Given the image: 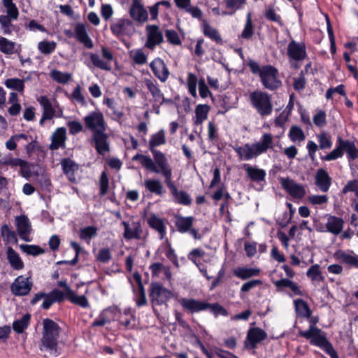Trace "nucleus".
I'll use <instances>...</instances> for the list:
<instances>
[{"label": "nucleus", "instance_id": "1", "mask_svg": "<svg viewBox=\"0 0 358 358\" xmlns=\"http://www.w3.org/2000/svg\"><path fill=\"white\" fill-rule=\"evenodd\" d=\"M309 319L308 329L299 331V336L309 341L311 345L317 346L325 352L331 358H339L332 343L327 337L325 331L318 328L316 324L319 322L318 316H311Z\"/></svg>", "mask_w": 358, "mask_h": 358}, {"label": "nucleus", "instance_id": "2", "mask_svg": "<svg viewBox=\"0 0 358 358\" xmlns=\"http://www.w3.org/2000/svg\"><path fill=\"white\" fill-rule=\"evenodd\" d=\"M247 66L253 75L259 76L264 88L274 91L281 85L282 83L278 79V70L274 66L266 64L260 66L257 62L249 59Z\"/></svg>", "mask_w": 358, "mask_h": 358}, {"label": "nucleus", "instance_id": "3", "mask_svg": "<svg viewBox=\"0 0 358 358\" xmlns=\"http://www.w3.org/2000/svg\"><path fill=\"white\" fill-rule=\"evenodd\" d=\"M273 136L271 134L265 133L261 137V141L255 143H245L243 146L234 148L239 158L244 160H250L260 155L265 153L272 148Z\"/></svg>", "mask_w": 358, "mask_h": 358}, {"label": "nucleus", "instance_id": "4", "mask_svg": "<svg viewBox=\"0 0 358 358\" xmlns=\"http://www.w3.org/2000/svg\"><path fill=\"white\" fill-rule=\"evenodd\" d=\"M184 310L193 314L210 310V312L215 317L219 315L227 317L229 312L219 303H210L205 301H199L195 299L181 298L178 301Z\"/></svg>", "mask_w": 358, "mask_h": 358}, {"label": "nucleus", "instance_id": "5", "mask_svg": "<svg viewBox=\"0 0 358 358\" xmlns=\"http://www.w3.org/2000/svg\"><path fill=\"white\" fill-rule=\"evenodd\" d=\"M60 328L57 323L50 319L43 321V336L40 350L50 353L57 352Z\"/></svg>", "mask_w": 358, "mask_h": 358}, {"label": "nucleus", "instance_id": "6", "mask_svg": "<svg viewBox=\"0 0 358 358\" xmlns=\"http://www.w3.org/2000/svg\"><path fill=\"white\" fill-rule=\"evenodd\" d=\"M148 295L153 308V311L157 315H159V313L155 307L163 305L168 306V302L173 297L172 291L157 282H152L150 285Z\"/></svg>", "mask_w": 358, "mask_h": 358}, {"label": "nucleus", "instance_id": "7", "mask_svg": "<svg viewBox=\"0 0 358 358\" xmlns=\"http://www.w3.org/2000/svg\"><path fill=\"white\" fill-rule=\"evenodd\" d=\"M250 101L252 106L262 117L270 115L273 111L271 96L261 90H255L250 94Z\"/></svg>", "mask_w": 358, "mask_h": 358}, {"label": "nucleus", "instance_id": "8", "mask_svg": "<svg viewBox=\"0 0 358 358\" xmlns=\"http://www.w3.org/2000/svg\"><path fill=\"white\" fill-rule=\"evenodd\" d=\"M43 299L42 307L44 309H48L53 303L61 302L64 300V293L57 289H53L48 294L38 293L31 300V303L35 304L40 300Z\"/></svg>", "mask_w": 358, "mask_h": 358}, {"label": "nucleus", "instance_id": "9", "mask_svg": "<svg viewBox=\"0 0 358 358\" xmlns=\"http://www.w3.org/2000/svg\"><path fill=\"white\" fill-rule=\"evenodd\" d=\"M267 338L266 332L259 327L250 328L247 333L244 347L248 350H254L257 345Z\"/></svg>", "mask_w": 358, "mask_h": 358}, {"label": "nucleus", "instance_id": "10", "mask_svg": "<svg viewBox=\"0 0 358 358\" xmlns=\"http://www.w3.org/2000/svg\"><path fill=\"white\" fill-rule=\"evenodd\" d=\"M282 187L293 198L301 199L306 195L303 185L296 183L289 178H280Z\"/></svg>", "mask_w": 358, "mask_h": 358}, {"label": "nucleus", "instance_id": "11", "mask_svg": "<svg viewBox=\"0 0 358 358\" xmlns=\"http://www.w3.org/2000/svg\"><path fill=\"white\" fill-rule=\"evenodd\" d=\"M102 57L106 60L103 61L99 58V56L95 53H90V60L95 67L101 70L110 71L111 65L110 62L114 59L113 52L106 47L102 46L101 49Z\"/></svg>", "mask_w": 358, "mask_h": 358}, {"label": "nucleus", "instance_id": "12", "mask_svg": "<svg viewBox=\"0 0 358 358\" xmlns=\"http://www.w3.org/2000/svg\"><path fill=\"white\" fill-rule=\"evenodd\" d=\"M85 127L94 132L95 131L106 130V124L103 115L100 111H93L84 117Z\"/></svg>", "mask_w": 358, "mask_h": 358}, {"label": "nucleus", "instance_id": "13", "mask_svg": "<svg viewBox=\"0 0 358 358\" xmlns=\"http://www.w3.org/2000/svg\"><path fill=\"white\" fill-rule=\"evenodd\" d=\"M150 152L154 157V163L158 166L157 167L159 170V173H161L164 177V182L172 179V169L165 155L159 150H152Z\"/></svg>", "mask_w": 358, "mask_h": 358}, {"label": "nucleus", "instance_id": "14", "mask_svg": "<svg viewBox=\"0 0 358 358\" xmlns=\"http://www.w3.org/2000/svg\"><path fill=\"white\" fill-rule=\"evenodd\" d=\"M106 130L95 131L93 132L92 141L96 152L104 156L110 151V144L108 141V136Z\"/></svg>", "mask_w": 358, "mask_h": 358}, {"label": "nucleus", "instance_id": "15", "mask_svg": "<svg viewBox=\"0 0 358 358\" xmlns=\"http://www.w3.org/2000/svg\"><path fill=\"white\" fill-rule=\"evenodd\" d=\"M147 33V41L145 46L150 50H153L157 45L162 43L164 41L162 32L159 27L155 24H148L145 27Z\"/></svg>", "mask_w": 358, "mask_h": 358}, {"label": "nucleus", "instance_id": "16", "mask_svg": "<svg viewBox=\"0 0 358 358\" xmlns=\"http://www.w3.org/2000/svg\"><path fill=\"white\" fill-rule=\"evenodd\" d=\"M287 53L289 59L300 62L307 57L306 47L304 42H296L292 40L287 48Z\"/></svg>", "mask_w": 358, "mask_h": 358}, {"label": "nucleus", "instance_id": "17", "mask_svg": "<svg viewBox=\"0 0 358 358\" xmlns=\"http://www.w3.org/2000/svg\"><path fill=\"white\" fill-rule=\"evenodd\" d=\"M110 30L117 37L130 35L134 31L133 22L129 19L121 18L110 24Z\"/></svg>", "mask_w": 358, "mask_h": 358}, {"label": "nucleus", "instance_id": "18", "mask_svg": "<svg viewBox=\"0 0 358 358\" xmlns=\"http://www.w3.org/2000/svg\"><path fill=\"white\" fill-rule=\"evenodd\" d=\"M129 13L133 20L143 24L148 20V13L141 0H132Z\"/></svg>", "mask_w": 358, "mask_h": 358}, {"label": "nucleus", "instance_id": "19", "mask_svg": "<svg viewBox=\"0 0 358 358\" xmlns=\"http://www.w3.org/2000/svg\"><path fill=\"white\" fill-rule=\"evenodd\" d=\"M15 225L20 237L24 241H31L29 235L31 231V226L28 217L24 215L15 217Z\"/></svg>", "mask_w": 358, "mask_h": 358}, {"label": "nucleus", "instance_id": "20", "mask_svg": "<svg viewBox=\"0 0 358 358\" xmlns=\"http://www.w3.org/2000/svg\"><path fill=\"white\" fill-rule=\"evenodd\" d=\"M165 184L169 188L176 203L187 206L192 204V199L190 196L185 191H178L177 187L172 181V179L169 181H165Z\"/></svg>", "mask_w": 358, "mask_h": 358}, {"label": "nucleus", "instance_id": "21", "mask_svg": "<svg viewBox=\"0 0 358 358\" xmlns=\"http://www.w3.org/2000/svg\"><path fill=\"white\" fill-rule=\"evenodd\" d=\"M150 67L154 75L162 83L166 82L169 76L170 72L164 63V60L160 57L155 58L150 64Z\"/></svg>", "mask_w": 358, "mask_h": 358}, {"label": "nucleus", "instance_id": "22", "mask_svg": "<svg viewBox=\"0 0 358 358\" xmlns=\"http://www.w3.org/2000/svg\"><path fill=\"white\" fill-rule=\"evenodd\" d=\"M32 282L29 278L23 275L18 276L10 286L11 291L16 296H24L29 293L31 289Z\"/></svg>", "mask_w": 358, "mask_h": 358}, {"label": "nucleus", "instance_id": "23", "mask_svg": "<svg viewBox=\"0 0 358 358\" xmlns=\"http://www.w3.org/2000/svg\"><path fill=\"white\" fill-rule=\"evenodd\" d=\"M122 224L124 226V234L123 237L127 240H139L141 238V234L143 233V229L141 227V222H132L131 224H129L127 222L122 221Z\"/></svg>", "mask_w": 358, "mask_h": 358}, {"label": "nucleus", "instance_id": "24", "mask_svg": "<svg viewBox=\"0 0 358 358\" xmlns=\"http://www.w3.org/2000/svg\"><path fill=\"white\" fill-rule=\"evenodd\" d=\"M331 178L323 169L317 170L315 174V185L322 192H327L331 185Z\"/></svg>", "mask_w": 358, "mask_h": 358}, {"label": "nucleus", "instance_id": "25", "mask_svg": "<svg viewBox=\"0 0 358 358\" xmlns=\"http://www.w3.org/2000/svg\"><path fill=\"white\" fill-rule=\"evenodd\" d=\"M244 169L247 177L252 182L260 183L266 181V173L265 170L250 166L248 164H244Z\"/></svg>", "mask_w": 358, "mask_h": 358}, {"label": "nucleus", "instance_id": "26", "mask_svg": "<svg viewBox=\"0 0 358 358\" xmlns=\"http://www.w3.org/2000/svg\"><path fill=\"white\" fill-rule=\"evenodd\" d=\"M133 278L138 285V292L135 296V302L138 307H142L147 304V299L144 286L142 283L141 275L138 272L133 274Z\"/></svg>", "mask_w": 358, "mask_h": 358}, {"label": "nucleus", "instance_id": "27", "mask_svg": "<svg viewBox=\"0 0 358 358\" xmlns=\"http://www.w3.org/2000/svg\"><path fill=\"white\" fill-rule=\"evenodd\" d=\"M203 35L218 45H223V40L219 31L211 27L207 20H203L201 25Z\"/></svg>", "mask_w": 358, "mask_h": 358}, {"label": "nucleus", "instance_id": "28", "mask_svg": "<svg viewBox=\"0 0 358 358\" xmlns=\"http://www.w3.org/2000/svg\"><path fill=\"white\" fill-rule=\"evenodd\" d=\"M76 39L85 48L91 49L94 47L92 40L89 37L84 24H78L75 27Z\"/></svg>", "mask_w": 358, "mask_h": 358}, {"label": "nucleus", "instance_id": "29", "mask_svg": "<svg viewBox=\"0 0 358 358\" xmlns=\"http://www.w3.org/2000/svg\"><path fill=\"white\" fill-rule=\"evenodd\" d=\"M175 218V226L180 233L188 232L193 226L194 218L192 216L184 217L178 215H176Z\"/></svg>", "mask_w": 358, "mask_h": 358}, {"label": "nucleus", "instance_id": "30", "mask_svg": "<svg viewBox=\"0 0 358 358\" xmlns=\"http://www.w3.org/2000/svg\"><path fill=\"white\" fill-rule=\"evenodd\" d=\"M344 221L341 217L330 215L325 226L327 231L334 235L339 234L343 228Z\"/></svg>", "mask_w": 358, "mask_h": 358}, {"label": "nucleus", "instance_id": "31", "mask_svg": "<svg viewBox=\"0 0 358 358\" xmlns=\"http://www.w3.org/2000/svg\"><path fill=\"white\" fill-rule=\"evenodd\" d=\"M148 224L151 229L159 233L161 238L165 236L166 231L164 220L157 217L155 213L150 215L148 219Z\"/></svg>", "mask_w": 358, "mask_h": 358}, {"label": "nucleus", "instance_id": "32", "mask_svg": "<svg viewBox=\"0 0 358 358\" xmlns=\"http://www.w3.org/2000/svg\"><path fill=\"white\" fill-rule=\"evenodd\" d=\"M98 230L99 229L94 225L82 227L79 229L78 236L80 240L90 245L92 239L97 236Z\"/></svg>", "mask_w": 358, "mask_h": 358}, {"label": "nucleus", "instance_id": "33", "mask_svg": "<svg viewBox=\"0 0 358 358\" xmlns=\"http://www.w3.org/2000/svg\"><path fill=\"white\" fill-rule=\"evenodd\" d=\"M38 101L43 109V116L40 120V124L42 125L45 120H50L53 117L55 110L50 100L46 96H41L38 99Z\"/></svg>", "mask_w": 358, "mask_h": 358}, {"label": "nucleus", "instance_id": "34", "mask_svg": "<svg viewBox=\"0 0 358 358\" xmlns=\"http://www.w3.org/2000/svg\"><path fill=\"white\" fill-rule=\"evenodd\" d=\"M66 140V129L65 128L57 129L52 136V143L50 148L52 150H57L60 147H64Z\"/></svg>", "mask_w": 358, "mask_h": 358}, {"label": "nucleus", "instance_id": "35", "mask_svg": "<svg viewBox=\"0 0 358 358\" xmlns=\"http://www.w3.org/2000/svg\"><path fill=\"white\" fill-rule=\"evenodd\" d=\"M132 161H140L141 165L145 169L155 173H159L157 165H155L153 160L149 156L137 153L132 157Z\"/></svg>", "mask_w": 358, "mask_h": 358}, {"label": "nucleus", "instance_id": "36", "mask_svg": "<svg viewBox=\"0 0 358 358\" xmlns=\"http://www.w3.org/2000/svg\"><path fill=\"white\" fill-rule=\"evenodd\" d=\"M335 257L340 260L342 263L350 265L352 267L358 269V255H352L346 253L343 250H338L335 255Z\"/></svg>", "mask_w": 358, "mask_h": 358}, {"label": "nucleus", "instance_id": "37", "mask_svg": "<svg viewBox=\"0 0 358 358\" xmlns=\"http://www.w3.org/2000/svg\"><path fill=\"white\" fill-rule=\"evenodd\" d=\"M295 310L301 317L309 318L312 315V310L308 303L302 299H297L294 301Z\"/></svg>", "mask_w": 358, "mask_h": 358}, {"label": "nucleus", "instance_id": "38", "mask_svg": "<svg viewBox=\"0 0 358 358\" xmlns=\"http://www.w3.org/2000/svg\"><path fill=\"white\" fill-rule=\"evenodd\" d=\"M145 187L151 193L162 196L165 192L162 182L157 179H147L144 182Z\"/></svg>", "mask_w": 358, "mask_h": 358}, {"label": "nucleus", "instance_id": "39", "mask_svg": "<svg viewBox=\"0 0 358 358\" xmlns=\"http://www.w3.org/2000/svg\"><path fill=\"white\" fill-rule=\"evenodd\" d=\"M342 142H344V140L338 136L337 138V143L338 144L337 147L329 154L321 157V159L323 161H332L343 157L344 148L342 145H343Z\"/></svg>", "mask_w": 358, "mask_h": 358}, {"label": "nucleus", "instance_id": "40", "mask_svg": "<svg viewBox=\"0 0 358 358\" xmlns=\"http://www.w3.org/2000/svg\"><path fill=\"white\" fill-rule=\"evenodd\" d=\"M255 34V26L252 20V13L248 12L246 15V20L243 29L239 36L240 38L250 40L252 38Z\"/></svg>", "mask_w": 358, "mask_h": 358}, {"label": "nucleus", "instance_id": "41", "mask_svg": "<svg viewBox=\"0 0 358 358\" xmlns=\"http://www.w3.org/2000/svg\"><path fill=\"white\" fill-rule=\"evenodd\" d=\"M145 84L148 90L152 94L153 102L159 103L160 100L163 98L164 94L159 89L157 83L156 82L154 83L150 79H145Z\"/></svg>", "mask_w": 358, "mask_h": 358}, {"label": "nucleus", "instance_id": "42", "mask_svg": "<svg viewBox=\"0 0 358 358\" xmlns=\"http://www.w3.org/2000/svg\"><path fill=\"white\" fill-rule=\"evenodd\" d=\"M118 322L120 325L127 329H133L135 327V317L129 310H125L123 314L118 315Z\"/></svg>", "mask_w": 358, "mask_h": 358}, {"label": "nucleus", "instance_id": "43", "mask_svg": "<svg viewBox=\"0 0 358 358\" xmlns=\"http://www.w3.org/2000/svg\"><path fill=\"white\" fill-rule=\"evenodd\" d=\"M69 301L83 308H86L90 306L89 301L85 295H78L74 291L71 290L69 287Z\"/></svg>", "mask_w": 358, "mask_h": 358}, {"label": "nucleus", "instance_id": "44", "mask_svg": "<svg viewBox=\"0 0 358 358\" xmlns=\"http://www.w3.org/2000/svg\"><path fill=\"white\" fill-rule=\"evenodd\" d=\"M234 275L243 280L259 275V270L253 268L238 267L234 271Z\"/></svg>", "mask_w": 358, "mask_h": 358}, {"label": "nucleus", "instance_id": "45", "mask_svg": "<svg viewBox=\"0 0 358 358\" xmlns=\"http://www.w3.org/2000/svg\"><path fill=\"white\" fill-rule=\"evenodd\" d=\"M7 257L11 266L16 269H22L24 264L19 257L18 254L12 248H8L7 250Z\"/></svg>", "mask_w": 358, "mask_h": 358}, {"label": "nucleus", "instance_id": "46", "mask_svg": "<svg viewBox=\"0 0 358 358\" xmlns=\"http://www.w3.org/2000/svg\"><path fill=\"white\" fill-rule=\"evenodd\" d=\"M70 245L75 252V256L72 259L69 260V265L75 266L78 262L79 257L86 256L88 255V252L80 245V243L76 241H71Z\"/></svg>", "mask_w": 358, "mask_h": 358}, {"label": "nucleus", "instance_id": "47", "mask_svg": "<svg viewBox=\"0 0 358 358\" xmlns=\"http://www.w3.org/2000/svg\"><path fill=\"white\" fill-rule=\"evenodd\" d=\"M306 275L312 282H323L324 277L322 275L319 264L311 266L306 272Z\"/></svg>", "mask_w": 358, "mask_h": 358}, {"label": "nucleus", "instance_id": "48", "mask_svg": "<svg viewBox=\"0 0 358 358\" xmlns=\"http://www.w3.org/2000/svg\"><path fill=\"white\" fill-rule=\"evenodd\" d=\"M166 143V138L164 130H160L155 134H153L149 141V149L150 151L156 150L155 147L164 145Z\"/></svg>", "mask_w": 358, "mask_h": 358}, {"label": "nucleus", "instance_id": "49", "mask_svg": "<svg viewBox=\"0 0 358 358\" xmlns=\"http://www.w3.org/2000/svg\"><path fill=\"white\" fill-rule=\"evenodd\" d=\"M343 143V145H342L343 146L344 151H345L348 155V160L351 161L358 159V149L356 148L355 142L344 140Z\"/></svg>", "mask_w": 358, "mask_h": 358}, {"label": "nucleus", "instance_id": "50", "mask_svg": "<svg viewBox=\"0 0 358 358\" xmlns=\"http://www.w3.org/2000/svg\"><path fill=\"white\" fill-rule=\"evenodd\" d=\"M210 106L207 104H199L196 107V124H201L208 117Z\"/></svg>", "mask_w": 358, "mask_h": 358}, {"label": "nucleus", "instance_id": "51", "mask_svg": "<svg viewBox=\"0 0 358 358\" xmlns=\"http://www.w3.org/2000/svg\"><path fill=\"white\" fill-rule=\"evenodd\" d=\"M0 51L6 55H12L15 52V43L0 36Z\"/></svg>", "mask_w": 358, "mask_h": 358}, {"label": "nucleus", "instance_id": "52", "mask_svg": "<svg viewBox=\"0 0 358 358\" xmlns=\"http://www.w3.org/2000/svg\"><path fill=\"white\" fill-rule=\"evenodd\" d=\"M29 320L30 315L29 314L23 315L20 319L13 322V330L18 334L22 333L23 331L27 328Z\"/></svg>", "mask_w": 358, "mask_h": 358}, {"label": "nucleus", "instance_id": "53", "mask_svg": "<svg viewBox=\"0 0 358 358\" xmlns=\"http://www.w3.org/2000/svg\"><path fill=\"white\" fill-rule=\"evenodd\" d=\"M101 313L107 324H110L113 321L115 320L116 317L120 315V311L116 307H108L103 310Z\"/></svg>", "mask_w": 358, "mask_h": 358}, {"label": "nucleus", "instance_id": "54", "mask_svg": "<svg viewBox=\"0 0 358 358\" xmlns=\"http://www.w3.org/2000/svg\"><path fill=\"white\" fill-rule=\"evenodd\" d=\"M247 0H225L226 7L229 9H233L231 12H222V15H232L235 13L236 10L241 9L242 6L246 3Z\"/></svg>", "mask_w": 358, "mask_h": 358}, {"label": "nucleus", "instance_id": "55", "mask_svg": "<svg viewBox=\"0 0 358 358\" xmlns=\"http://www.w3.org/2000/svg\"><path fill=\"white\" fill-rule=\"evenodd\" d=\"M289 137L292 142H296V141H301L306 138L301 128L296 125L291 127L289 131Z\"/></svg>", "mask_w": 358, "mask_h": 358}, {"label": "nucleus", "instance_id": "56", "mask_svg": "<svg viewBox=\"0 0 358 358\" xmlns=\"http://www.w3.org/2000/svg\"><path fill=\"white\" fill-rule=\"evenodd\" d=\"M264 16L268 21L276 22L280 26L283 24L281 16L276 13L275 9L271 6L266 8Z\"/></svg>", "mask_w": 358, "mask_h": 358}, {"label": "nucleus", "instance_id": "57", "mask_svg": "<svg viewBox=\"0 0 358 358\" xmlns=\"http://www.w3.org/2000/svg\"><path fill=\"white\" fill-rule=\"evenodd\" d=\"M5 85L10 89L17 92H23L24 85V81L19 78H9L5 80Z\"/></svg>", "mask_w": 358, "mask_h": 358}, {"label": "nucleus", "instance_id": "58", "mask_svg": "<svg viewBox=\"0 0 358 358\" xmlns=\"http://www.w3.org/2000/svg\"><path fill=\"white\" fill-rule=\"evenodd\" d=\"M109 189V180L106 171L101 172L99 178V195H106Z\"/></svg>", "mask_w": 358, "mask_h": 358}, {"label": "nucleus", "instance_id": "59", "mask_svg": "<svg viewBox=\"0 0 358 358\" xmlns=\"http://www.w3.org/2000/svg\"><path fill=\"white\" fill-rule=\"evenodd\" d=\"M306 85V80L305 78V72L303 70L301 71L299 77L294 78L293 88L295 91H303Z\"/></svg>", "mask_w": 358, "mask_h": 358}, {"label": "nucleus", "instance_id": "60", "mask_svg": "<svg viewBox=\"0 0 358 358\" xmlns=\"http://www.w3.org/2000/svg\"><path fill=\"white\" fill-rule=\"evenodd\" d=\"M96 261L101 263H108L112 259L111 251L108 248H101L95 257Z\"/></svg>", "mask_w": 358, "mask_h": 358}, {"label": "nucleus", "instance_id": "61", "mask_svg": "<svg viewBox=\"0 0 358 358\" xmlns=\"http://www.w3.org/2000/svg\"><path fill=\"white\" fill-rule=\"evenodd\" d=\"M1 234L3 238L8 241H17V237L13 231L9 227V226L6 224H4L1 227Z\"/></svg>", "mask_w": 358, "mask_h": 358}, {"label": "nucleus", "instance_id": "62", "mask_svg": "<svg viewBox=\"0 0 358 358\" xmlns=\"http://www.w3.org/2000/svg\"><path fill=\"white\" fill-rule=\"evenodd\" d=\"M205 254L206 252L204 250L200 248H194L187 255V258L189 260L193 262L196 266H199V264H201V263L199 261H198L197 259L203 257Z\"/></svg>", "mask_w": 358, "mask_h": 358}, {"label": "nucleus", "instance_id": "63", "mask_svg": "<svg viewBox=\"0 0 358 358\" xmlns=\"http://www.w3.org/2000/svg\"><path fill=\"white\" fill-rule=\"evenodd\" d=\"M317 140L319 142V147L320 149H329L332 145L331 138L326 132L322 131L317 135Z\"/></svg>", "mask_w": 358, "mask_h": 358}, {"label": "nucleus", "instance_id": "64", "mask_svg": "<svg viewBox=\"0 0 358 358\" xmlns=\"http://www.w3.org/2000/svg\"><path fill=\"white\" fill-rule=\"evenodd\" d=\"M342 194H346L348 192H355L356 196L358 194V180L354 179L349 180L341 191Z\"/></svg>", "mask_w": 358, "mask_h": 358}]
</instances>
